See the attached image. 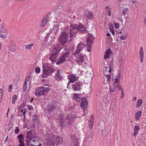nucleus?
Masks as SVG:
<instances>
[{"label": "nucleus", "mask_w": 146, "mask_h": 146, "mask_svg": "<svg viewBox=\"0 0 146 146\" xmlns=\"http://www.w3.org/2000/svg\"><path fill=\"white\" fill-rule=\"evenodd\" d=\"M47 138L45 141V145H56L58 146L62 142V139L60 136L52 134H48L46 135Z\"/></svg>", "instance_id": "obj_1"}, {"label": "nucleus", "mask_w": 146, "mask_h": 146, "mask_svg": "<svg viewBox=\"0 0 146 146\" xmlns=\"http://www.w3.org/2000/svg\"><path fill=\"white\" fill-rule=\"evenodd\" d=\"M70 27L72 29H70L69 32L70 35L69 42H70L75 37L77 34V31L82 33H84L86 31V29L84 26L81 24L79 25L70 24Z\"/></svg>", "instance_id": "obj_2"}, {"label": "nucleus", "mask_w": 146, "mask_h": 146, "mask_svg": "<svg viewBox=\"0 0 146 146\" xmlns=\"http://www.w3.org/2000/svg\"><path fill=\"white\" fill-rule=\"evenodd\" d=\"M42 68L43 73L42 75V78H46L48 76L51 75L55 71L52 66L47 63L43 65Z\"/></svg>", "instance_id": "obj_3"}, {"label": "nucleus", "mask_w": 146, "mask_h": 146, "mask_svg": "<svg viewBox=\"0 0 146 146\" xmlns=\"http://www.w3.org/2000/svg\"><path fill=\"white\" fill-rule=\"evenodd\" d=\"M62 48H63V47L60 48L59 45H57L56 46H55L54 47L49 57V59L52 62H55L56 61L58 54L60 50Z\"/></svg>", "instance_id": "obj_4"}, {"label": "nucleus", "mask_w": 146, "mask_h": 146, "mask_svg": "<svg viewBox=\"0 0 146 146\" xmlns=\"http://www.w3.org/2000/svg\"><path fill=\"white\" fill-rule=\"evenodd\" d=\"M40 138L37 137H32L31 138L27 139L25 141L26 145L27 146H40L41 145L39 143Z\"/></svg>", "instance_id": "obj_5"}, {"label": "nucleus", "mask_w": 146, "mask_h": 146, "mask_svg": "<svg viewBox=\"0 0 146 146\" xmlns=\"http://www.w3.org/2000/svg\"><path fill=\"white\" fill-rule=\"evenodd\" d=\"M63 48L67 52L63 53L60 56L58 61L56 63L57 65H58L64 62L66 60V59L69 57L70 53L69 52L70 50L69 48H68L66 47H63Z\"/></svg>", "instance_id": "obj_6"}, {"label": "nucleus", "mask_w": 146, "mask_h": 146, "mask_svg": "<svg viewBox=\"0 0 146 146\" xmlns=\"http://www.w3.org/2000/svg\"><path fill=\"white\" fill-rule=\"evenodd\" d=\"M48 87H45L44 86L38 87L35 91V94L37 96H40L46 94L49 90V86L47 85H46Z\"/></svg>", "instance_id": "obj_7"}, {"label": "nucleus", "mask_w": 146, "mask_h": 146, "mask_svg": "<svg viewBox=\"0 0 146 146\" xmlns=\"http://www.w3.org/2000/svg\"><path fill=\"white\" fill-rule=\"evenodd\" d=\"M68 38L69 35L67 32L66 31L63 32L59 38L60 44L57 45H59L60 46H64L65 44L67 42Z\"/></svg>", "instance_id": "obj_8"}, {"label": "nucleus", "mask_w": 146, "mask_h": 146, "mask_svg": "<svg viewBox=\"0 0 146 146\" xmlns=\"http://www.w3.org/2000/svg\"><path fill=\"white\" fill-rule=\"evenodd\" d=\"M94 36L91 34H89L86 40L87 51L88 52L91 51V48L92 43L94 41Z\"/></svg>", "instance_id": "obj_9"}, {"label": "nucleus", "mask_w": 146, "mask_h": 146, "mask_svg": "<svg viewBox=\"0 0 146 146\" xmlns=\"http://www.w3.org/2000/svg\"><path fill=\"white\" fill-rule=\"evenodd\" d=\"M65 118L62 113H61L59 114L58 116V120L59 121V125L61 128L65 127L66 123L64 122Z\"/></svg>", "instance_id": "obj_10"}, {"label": "nucleus", "mask_w": 146, "mask_h": 146, "mask_svg": "<svg viewBox=\"0 0 146 146\" xmlns=\"http://www.w3.org/2000/svg\"><path fill=\"white\" fill-rule=\"evenodd\" d=\"M85 46L86 45L83 42H80L79 44L77 46L74 54H78L80 52L81 50H83Z\"/></svg>", "instance_id": "obj_11"}, {"label": "nucleus", "mask_w": 146, "mask_h": 146, "mask_svg": "<svg viewBox=\"0 0 146 146\" xmlns=\"http://www.w3.org/2000/svg\"><path fill=\"white\" fill-rule=\"evenodd\" d=\"M27 139H29V138H31L32 137H36V131L33 129H31L30 131L27 132Z\"/></svg>", "instance_id": "obj_12"}, {"label": "nucleus", "mask_w": 146, "mask_h": 146, "mask_svg": "<svg viewBox=\"0 0 146 146\" xmlns=\"http://www.w3.org/2000/svg\"><path fill=\"white\" fill-rule=\"evenodd\" d=\"M72 89L74 91H78L81 89V86L82 85L81 82H76L74 84H72Z\"/></svg>", "instance_id": "obj_13"}, {"label": "nucleus", "mask_w": 146, "mask_h": 146, "mask_svg": "<svg viewBox=\"0 0 146 146\" xmlns=\"http://www.w3.org/2000/svg\"><path fill=\"white\" fill-rule=\"evenodd\" d=\"M87 100L85 98H83L81 100V104L80 105V106L83 109L84 111L86 110V109L87 108Z\"/></svg>", "instance_id": "obj_14"}, {"label": "nucleus", "mask_w": 146, "mask_h": 146, "mask_svg": "<svg viewBox=\"0 0 146 146\" xmlns=\"http://www.w3.org/2000/svg\"><path fill=\"white\" fill-rule=\"evenodd\" d=\"M84 58V55L81 54H78V56H76V59L77 63L78 65H81L82 63L84 62V60L83 59Z\"/></svg>", "instance_id": "obj_15"}, {"label": "nucleus", "mask_w": 146, "mask_h": 146, "mask_svg": "<svg viewBox=\"0 0 146 146\" xmlns=\"http://www.w3.org/2000/svg\"><path fill=\"white\" fill-rule=\"evenodd\" d=\"M15 49L16 46L14 44V42L13 40H11V44H10V51L12 52V53H11V54L12 55L15 54Z\"/></svg>", "instance_id": "obj_16"}, {"label": "nucleus", "mask_w": 146, "mask_h": 146, "mask_svg": "<svg viewBox=\"0 0 146 146\" xmlns=\"http://www.w3.org/2000/svg\"><path fill=\"white\" fill-rule=\"evenodd\" d=\"M3 24H0V37L2 38H5L7 35V33H5L4 35H2L1 33H4L5 32Z\"/></svg>", "instance_id": "obj_17"}, {"label": "nucleus", "mask_w": 146, "mask_h": 146, "mask_svg": "<svg viewBox=\"0 0 146 146\" xmlns=\"http://www.w3.org/2000/svg\"><path fill=\"white\" fill-rule=\"evenodd\" d=\"M48 104L50 105V108L52 110H54L57 107V102L56 100H52L49 102Z\"/></svg>", "instance_id": "obj_18"}, {"label": "nucleus", "mask_w": 146, "mask_h": 146, "mask_svg": "<svg viewBox=\"0 0 146 146\" xmlns=\"http://www.w3.org/2000/svg\"><path fill=\"white\" fill-rule=\"evenodd\" d=\"M94 115H92L90 116L88 121L89 128L90 129H92L93 125Z\"/></svg>", "instance_id": "obj_19"}, {"label": "nucleus", "mask_w": 146, "mask_h": 146, "mask_svg": "<svg viewBox=\"0 0 146 146\" xmlns=\"http://www.w3.org/2000/svg\"><path fill=\"white\" fill-rule=\"evenodd\" d=\"M139 53L140 56V62H142L143 61V59L144 58V52L143 48L142 46H141L140 47V51H139Z\"/></svg>", "instance_id": "obj_20"}, {"label": "nucleus", "mask_w": 146, "mask_h": 146, "mask_svg": "<svg viewBox=\"0 0 146 146\" xmlns=\"http://www.w3.org/2000/svg\"><path fill=\"white\" fill-rule=\"evenodd\" d=\"M85 15L86 17L90 19H91L94 18L93 13L92 11L86 12Z\"/></svg>", "instance_id": "obj_21"}, {"label": "nucleus", "mask_w": 146, "mask_h": 146, "mask_svg": "<svg viewBox=\"0 0 146 146\" xmlns=\"http://www.w3.org/2000/svg\"><path fill=\"white\" fill-rule=\"evenodd\" d=\"M64 121L67 125H71V118L69 115H67V117L65 118Z\"/></svg>", "instance_id": "obj_22"}, {"label": "nucleus", "mask_w": 146, "mask_h": 146, "mask_svg": "<svg viewBox=\"0 0 146 146\" xmlns=\"http://www.w3.org/2000/svg\"><path fill=\"white\" fill-rule=\"evenodd\" d=\"M139 130V128L138 126L136 125L135 126L134 129V133L133 134V136L135 137H136L138 134V132Z\"/></svg>", "instance_id": "obj_23"}, {"label": "nucleus", "mask_w": 146, "mask_h": 146, "mask_svg": "<svg viewBox=\"0 0 146 146\" xmlns=\"http://www.w3.org/2000/svg\"><path fill=\"white\" fill-rule=\"evenodd\" d=\"M80 94H74L73 95L74 99L77 102H79L80 100Z\"/></svg>", "instance_id": "obj_24"}, {"label": "nucleus", "mask_w": 146, "mask_h": 146, "mask_svg": "<svg viewBox=\"0 0 146 146\" xmlns=\"http://www.w3.org/2000/svg\"><path fill=\"white\" fill-rule=\"evenodd\" d=\"M111 50L110 48H109L105 52L104 55V59H106V58H108L109 57V55L110 54Z\"/></svg>", "instance_id": "obj_25"}, {"label": "nucleus", "mask_w": 146, "mask_h": 146, "mask_svg": "<svg viewBox=\"0 0 146 146\" xmlns=\"http://www.w3.org/2000/svg\"><path fill=\"white\" fill-rule=\"evenodd\" d=\"M75 74L74 75L72 74H71L70 75H69L68 76V78L69 80L72 83H74L75 82V80H73V78L75 76Z\"/></svg>", "instance_id": "obj_26"}, {"label": "nucleus", "mask_w": 146, "mask_h": 146, "mask_svg": "<svg viewBox=\"0 0 146 146\" xmlns=\"http://www.w3.org/2000/svg\"><path fill=\"white\" fill-rule=\"evenodd\" d=\"M142 112L141 111H138L135 113V119L136 120H139L140 116L141 115Z\"/></svg>", "instance_id": "obj_27"}, {"label": "nucleus", "mask_w": 146, "mask_h": 146, "mask_svg": "<svg viewBox=\"0 0 146 146\" xmlns=\"http://www.w3.org/2000/svg\"><path fill=\"white\" fill-rule=\"evenodd\" d=\"M71 137L72 140L74 142L78 141V138L75 134H72Z\"/></svg>", "instance_id": "obj_28"}, {"label": "nucleus", "mask_w": 146, "mask_h": 146, "mask_svg": "<svg viewBox=\"0 0 146 146\" xmlns=\"http://www.w3.org/2000/svg\"><path fill=\"white\" fill-rule=\"evenodd\" d=\"M47 21L48 19L47 18H44L41 23V26H44L46 24Z\"/></svg>", "instance_id": "obj_29"}, {"label": "nucleus", "mask_w": 146, "mask_h": 146, "mask_svg": "<svg viewBox=\"0 0 146 146\" xmlns=\"http://www.w3.org/2000/svg\"><path fill=\"white\" fill-rule=\"evenodd\" d=\"M17 139H19V141H23L24 136L23 134H19L17 137Z\"/></svg>", "instance_id": "obj_30"}, {"label": "nucleus", "mask_w": 146, "mask_h": 146, "mask_svg": "<svg viewBox=\"0 0 146 146\" xmlns=\"http://www.w3.org/2000/svg\"><path fill=\"white\" fill-rule=\"evenodd\" d=\"M142 103L143 101L141 99L138 100L136 104L137 107H139L142 105Z\"/></svg>", "instance_id": "obj_31"}, {"label": "nucleus", "mask_w": 146, "mask_h": 146, "mask_svg": "<svg viewBox=\"0 0 146 146\" xmlns=\"http://www.w3.org/2000/svg\"><path fill=\"white\" fill-rule=\"evenodd\" d=\"M26 104V101H24L21 104L18 108V110H19L20 109H22L23 108H24Z\"/></svg>", "instance_id": "obj_32"}, {"label": "nucleus", "mask_w": 146, "mask_h": 146, "mask_svg": "<svg viewBox=\"0 0 146 146\" xmlns=\"http://www.w3.org/2000/svg\"><path fill=\"white\" fill-rule=\"evenodd\" d=\"M58 26L55 25L54 26L52 29V31H53V33H56L57 32L58 30Z\"/></svg>", "instance_id": "obj_33"}, {"label": "nucleus", "mask_w": 146, "mask_h": 146, "mask_svg": "<svg viewBox=\"0 0 146 146\" xmlns=\"http://www.w3.org/2000/svg\"><path fill=\"white\" fill-rule=\"evenodd\" d=\"M17 96L16 95H14L13 96L12 98V103L13 104L15 103V101L17 100Z\"/></svg>", "instance_id": "obj_34"}, {"label": "nucleus", "mask_w": 146, "mask_h": 146, "mask_svg": "<svg viewBox=\"0 0 146 146\" xmlns=\"http://www.w3.org/2000/svg\"><path fill=\"white\" fill-rule=\"evenodd\" d=\"M26 82H24L23 85V90L24 92H27V86L28 85Z\"/></svg>", "instance_id": "obj_35"}, {"label": "nucleus", "mask_w": 146, "mask_h": 146, "mask_svg": "<svg viewBox=\"0 0 146 146\" xmlns=\"http://www.w3.org/2000/svg\"><path fill=\"white\" fill-rule=\"evenodd\" d=\"M109 29L110 31L111 32L113 35H114L115 34V32L114 31V29L113 26H110L109 27Z\"/></svg>", "instance_id": "obj_36"}, {"label": "nucleus", "mask_w": 146, "mask_h": 146, "mask_svg": "<svg viewBox=\"0 0 146 146\" xmlns=\"http://www.w3.org/2000/svg\"><path fill=\"white\" fill-rule=\"evenodd\" d=\"M27 82H29L30 85L31 84V78L30 76H27L25 79V82L27 83Z\"/></svg>", "instance_id": "obj_37"}, {"label": "nucleus", "mask_w": 146, "mask_h": 146, "mask_svg": "<svg viewBox=\"0 0 146 146\" xmlns=\"http://www.w3.org/2000/svg\"><path fill=\"white\" fill-rule=\"evenodd\" d=\"M34 43H32L29 45H25V48L27 49H30L31 48L32 46L33 45Z\"/></svg>", "instance_id": "obj_38"}, {"label": "nucleus", "mask_w": 146, "mask_h": 146, "mask_svg": "<svg viewBox=\"0 0 146 146\" xmlns=\"http://www.w3.org/2000/svg\"><path fill=\"white\" fill-rule=\"evenodd\" d=\"M27 110V109L26 108H24L23 110H21L20 111L23 113V115L24 117V119H25V114L26 113V111Z\"/></svg>", "instance_id": "obj_39"}, {"label": "nucleus", "mask_w": 146, "mask_h": 146, "mask_svg": "<svg viewBox=\"0 0 146 146\" xmlns=\"http://www.w3.org/2000/svg\"><path fill=\"white\" fill-rule=\"evenodd\" d=\"M60 71L59 70H58L57 71V73L56 75L57 76L58 78L60 80L62 79L61 78H62V77L60 75V74L59 73Z\"/></svg>", "instance_id": "obj_40"}, {"label": "nucleus", "mask_w": 146, "mask_h": 146, "mask_svg": "<svg viewBox=\"0 0 146 146\" xmlns=\"http://www.w3.org/2000/svg\"><path fill=\"white\" fill-rule=\"evenodd\" d=\"M109 67V66L108 65H104L103 68L104 71H107Z\"/></svg>", "instance_id": "obj_41"}, {"label": "nucleus", "mask_w": 146, "mask_h": 146, "mask_svg": "<svg viewBox=\"0 0 146 146\" xmlns=\"http://www.w3.org/2000/svg\"><path fill=\"white\" fill-rule=\"evenodd\" d=\"M40 68L38 67H36L35 69V72L37 74L39 73L40 72Z\"/></svg>", "instance_id": "obj_42"}, {"label": "nucleus", "mask_w": 146, "mask_h": 146, "mask_svg": "<svg viewBox=\"0 0 146 146\" xmlns=\"http://www.w3.org/2000/svg\"><path fill=\"white\" fill-rule=\"evenodd\" d=\"M88 137L92 138L93 135V133L92 131H90L88 133Z\"/></svg>", "instance_id": "obj_43"}, {"label": "nucleus", "mask_w": 146, "mask_h": 146, "mask_svg": "<svg viewBox=\"0 0 146 146\" xmlns=\"http://www.w3.org/2000/svg\"><path fill=\"white\" fill-rule=\"evenodd\" d=\"M128 11V8L122 10V14L123 15H126L127 11Z\"/></svg>", "instance_id": "obj_44"}, {"label": "nucleus", "mask_w": 146, "mask_h": 146, "mask_svg": "<svg viewBox=\"0 0 146 146\" xmlns=\"http://www.w3.org/2000/svg\"><path fill=\"white\" fill-rule=\"evenodd\" d=\"M121 96H120V98L121 99H122L123 98L124 95V90L123 89L121 91Z\"/></svg>", "instance_id": "obj_45"}, {"label": "nucleus", "mask_w": 146, "mask_h": 146, "mask_svg": "<svg viewBox=\"0 0 146 146\" xmlns=\"http://www.w3.org/2000/svg\"><path fill=\"white\" fill-rule=\"evenodd\" d=\"M107 14L109 16H111V9L110 8H109L108 10Z\"/></svg>", "instance_id": "obj_46"}, {"label": "nucleus", "mask_w": 146, "mask_h": 146, "mask_svg": "<svg viewBox=\"0 0 146 146\" xmlns=\"http://www.w3.org/2000/svg\"><path fill=\"white\" fill-rule=\"evenodd\" d=\"M19 75H17L16 76V77L15 78V81H16V83L17 84V83H19Z\"/></svg>", "instance_id": "obj_47"}, {"label": "nucleus", "mask_w": 146, "mask_h": 146, "mask_svg": "<svg viewBox=\"0 0 146 146\" xmlns=\"http://www.w3.org/2000/svg\"><path fill=\"white\" fill-rule=\"evenodd\" d=\"M3 93V89H0V98L2 99Z\"/></svg>", "instance_id": "obj_48"}, {"label": "nucleus", "mask_w": 146, "mask_h": 146, "mask_svg": "<svg viewBox=\"0 0 146 146\" xmlns=\"http://www.w3.org/2000/svg\"><path fill=\"white\" fill-rule=\"evenodd\" d=\"M19 130L18 127H17L16 128L15 130V132L16 134H17L19 132Z\"/></svg>", "instance_id": "obj_49"}, {"label": "nucleus", "mask_w": 146, "mask_h": 146, "mask_svg": "<svg viewBox=\"0 0 146 146\" xmlns=\"http://www.w3.org/2000/svg\"><path fill=\"white\" fill-rule=\"evenodd\" d=\"M38 116H37L36 114H34L33 115V119H34L35 121H36V120H37L38 118Z\"/></svg>", "instance_id": "obj_50"}, {"label": "nucleus", "mask_w": 146, "mask_h": 146, "mask_svg": "<svg viewBox=\"0 0 146 146\" xmlns=\"http://www.w3.org/2000/svg\"><path fill=\"white\" fill-rule=\"evenodd\" d=\"M119 85V84H117V83H114L113 86L115 89H116L117 88H118Z\"/></svg>", "instance_id": "obj_51"}, {"label": "nucleus", "mask_w": 146, "mask_h": 146, "mask_svg": "<svg viewBox=\"0 0 146 146\" xmlns=\"http://www.w3.org/2000/svg\"><path fill=\"white\" fill-rule=\"evenodd\" d=\"M114 26L116 28H117L119 27V24L117 23H114Z\"/></svg>", "instance_id": "obj_52"}, {"label": "nucleus", "mask_w": 146, "mask_h": 146, "mask_svg": "<svg viewBox=\"0 0 146 146\" xmlns=\"http://www.w3.org/2000/svg\"><path fill=\"white\" fill-rule=\"evenodd\" d=\"M24 141H19L20 143V144L18 145V146H25V145L24 143Z\"/></svg>", "instance_id": "obj_53"}, {"label": "nucleus", "mask_w": 146, "mask_h": 146, "mask_svg": "<svg viewBox=\"0 0 146 146\" xmlns=\"http://www.w3.org/2000/svg\"><path fill=\"white\" fill-rule=\"evenodd\" d=\"M127 36L125 35H122L120 37V39L121 40H125L126 38L127 37Z\"/></svg>", "instance_id": "obj_54"}, {"label": "nucleus", "mask_w": 146, "mask_h": 146, "mask_svg": "<svg viewBox=\"0 0 146 146\" xmlns=\"http://www.w3.org/2000/svg\"><path fill=\"white\" fill-rule=\"evenodd\" d=\"M115 89L113 90V88H112L111 87H110L109 88L110 92V93L113 92H114L115 91Z\"/></svg>", "instance_id": "obj_55"}, {"label": "nucleus", "mask_w": 146, "mask_h": 146, "mask_svg": "<svg viewBox=\"0 0 146 146\" xmlns=\"http://www.w3.org/2000/svg\"><path fill=\"white\" fill-rule=\"evenodd\" d=\"M110 76H111L109 74H108L106 75V78L107 81H109L110 80Z\"/></svg>", "instance_id": "obj_56"}, {"label": "nucleus", "mask_w": 146, "mask_h": 146, "mask_svg": "<svg viewBox=\"0 0 146 146\" xmlns=\"http://www.w3.org/2000/svg\"><path fill=\"white\" fill-rule=\"evenodd\" d=\"M119 78H116L115 79V81H114V83H117L119 81Z\"/></svg>", "instance_id": "obj_57"}, {"label": "nucleus", "mask_w": 146, "mask_h": 146, "mask_svg": "<svg viewBox=\"0 0 146 146\" xmlns=\"http://www.w3.org/2000/svg\"><path fill=\"white\" fill-rule=\"evenodd\" d=\"M74 143V146H78L79 143L78 141H77Z\"/></svg>", "instance_id": "obj_58"}, {"label": "nucleus", "mask_w": 146, "mask_h": 146, "mask_svg": "<svg viewBox=\"0 0 146 146\" xmlns=\"http://www.w3.org/2000/svg\"><path fill=\"white\" fill-rule=\"evenodd\" d=\"M28 108V109L29 110H33V107L31 106H29Z\"/></svg>", "instance_id": "obj_59"}, {"label": "nucleus", "mask_w": 146, "mask_h": 146, "mask_svg": "<svg viewBox=\"0 0 146 146\" xmlns=\"http://www.w3.org/2000/svg\"><path fill=\"white\" fill-rule=\"evenodd\" d=\"M68 27L66 26V27L64 26V27H62V29L63 30H65L67 29Z\"/></svg>", "instance_id": "obj_60"}, {"label": "nucleus", "mask_w": 146, "mask_h": 146, "mask_svg": "<svg viewBox=\"0 0 146 146\" xmlns=\"http://www.w3.org/2000/svg\"><path fill=\"white\" fill-rule=\"evenodd\" d=\"M118 90H121H121L123 89H122L121 86L119 85V86L118 87Z\"/></svg>", "instance_id": "obj_61"}, {"label": "nucleus", "mask_w": 146, "mask_h": 146, "mask_svg": "<svg viewBox=\"0 0 146 146\" xmlns=\"http://www.w3.org/2000/svg\"><path fill=\"white\" fill-rule=\"evenodd\" d=\"M71 82H71L69 80V81L68 82V86H67V87L68 88H70H70H69V86H68V85H69L70 84Z\"/></svg>", "instance_id": "obj_62"}, {"label": "nucleus", "mask_w": 146, "mask_h": 146, "mask_svg": "<svg viewBox=\"0 0 146 146\" xmlns=\"http://www.w3.org/2000/svg\"><path fill=\"white\" fill-rule=\"evenodd\" d=\"M109 68H110V69H109V73H110L111 71V65H110V66H109Z\"/></svg>", "instance_id": "obj_63"}, {"label": "nucleus", "mask_w": 146, "mask_h": 146, "mask_svg": "<svg viewBox=\"0 0 146 146\" xmlns=\"http://www.w3.org/2000/svg\"><path fill=\"white\" fill-rule=\"evenodd\" d=\"M121 76L120 74H119L117 76V78H119V79L120 78Z\"/></svg>", "instance_id": "obj_64"}]
</instances>
